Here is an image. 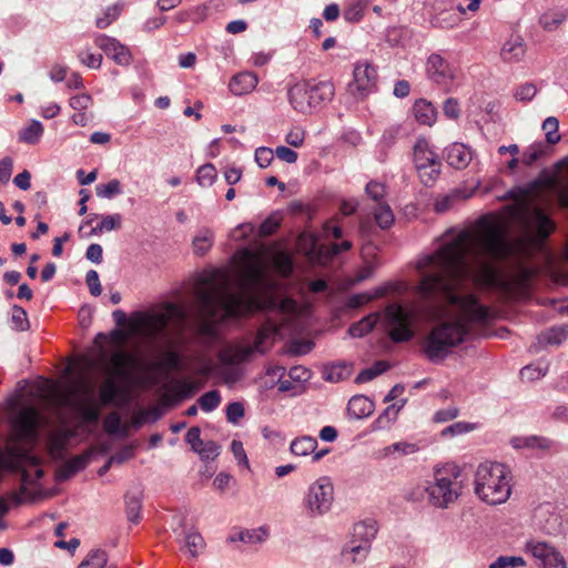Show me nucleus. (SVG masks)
I'll return each instance as SVG.
<instances>
[{
    "label": "nucleus",
    "mask_w": 568,
    "mask_h": 568,
    "mask_svg": "<svg viewBox=\"0 0 568 568\" xmlns=\"http://www.w3.org/2000/svg\"><path fill=\"white\" fill-rule=\"evenodd\" d=\"M445 237L435 252L416 263L420 281L414 292L424 301L443 297L458 312L456 321L436 325L426 337L423 348L432 362L444 359L453 347L463 343L470 333V324H481L490 317L489 310L479 304L475 295L456 292L462 282L473 277L483 284H495L496 263L521 250L520 242L508 237L505 223L490 215L480 217L473 230H462L454 235L448 232Z\"/></svg>",
    "instance_id": "1"
},
{
    "label": "nucleus",
    "mask_w": 568,
    "mask_h": 568,
    "mask_svg": "<svg viewBox=\"0 0 568 568\" xmlns=\"http://www.w3.org/2000/svg\"><path fill=\"white\" fill-rule=\"evenodd\" d=\"M264 281L262 270L256 265L247 266L239 278L240 292L232 290L233 283L229 272L215 270L196 288L195 298L201 317L206 322L236 318L253 312L274 307L271 297L261 296L253 291Z\"/></svg>",
    "instance_id": "2"
},
{
    "label": "nucleus",
    "mask_w": 568,
    "mask_h": 568,
    "mask_svg": "<svg viewBox=\"0 0 568 568\" xmlns=\"http://www.w3.org/2000/svg\"><path fill=\"white\" fill-rule=\"evenodd\" d=\"M419 306L412 304L409 307L397 303L388 304L383 313H371L348 328L352 337H363L381 321L389 338L395 343L410 341L414 337V325L417 321Z\"/></svg>",
    "instance_id": "3"
},
{
    "label": "nucleus",
    "mask_w": 568,
    "mask_h": 568,
    "mask_svg": "<svg viewBox=\"0 0 568 568\" xmlns=\"http://www.w3.org/2000/svg\"><path fill=\"white\" fill-rule=\"evenodd\" d=\"M10 434L6 450L0 449V470L12 468L16 459L27 456V445L38 439L40 414L32 406L22 407L9 419Z\"/></svg>",
    "instance_id": "4"
},
{
    "label": "nucleus",
    "mask_w": 568,
    "mask_h": 568,
    "mask_svg": "<svg viewBox=\"0 0 568 568\" xmlns=\"http://www.w3.org/2000/svg\"><path fill=\"white\" fill-rule=\"evenodd\" d=\"M511 471L500 463L485 462L475 473V494L488 505L506 503L511 494Z\"/></svg>",
    "instance_id": "5"
},
{
    "label": "nucleus",
    "mask_w": 568,
    "mask_h": 568,
    "mask_svg": "<svg viewBox=\"0 0 568 568\" xmlns=\"http://www.w3.org/2000/svg\"><path fill=\"white\" fill-rule=\"evenodd\" d=\"M460 475V467L453 463L436 467L433 478L427 480L424 487L429 505L446 509L457 501L463 490Z\"/></svg>",
    "instance_id": "6"
},
{
    "label": "nucleus",
    "mask_w": 568,
    "mask_h": 568,
    "mask_svg": "<svg viewBox=\"0 0 568 568\" xmlns=\"http://www.w3.org/2000/svg\"><path fill=\"white\" fill-rule=\"evenodd\" d=\"M334 501V485L327 476L313 481L304 494L303 507L311 517L327 514Z\"/></svg>",
    "instance_id": "7"
},
{
    "label": "nucleus",
    "mask_w": 568,
    "mask_h": 568,
    "mask_svg": "<svg viewBox=\"0 0 568 568\" xmlns=\"http://www.w3.org/2000/svg\"><path fill=\"white\" fill-rule=\"evenodd\" d=\"M529 226L534 231V235L528 239V247L530 251H538L545 258L547 265H551L555 261L552 252L546 244V240L555 231V222L541 210L535 209L531 212Z\"/></svg>",
    "instance_id": "8"
},
{
    "label": "nucleus",
    "mask_w": 568,
    "mask_h": 568,
    "mask_svg": "<svg viewBox=\"0 0 568 568\" xmlns=\"http://www.w3.org/2000/svg\"><path fill=\"white\" fill-rule=\"evenodd\" d=\"M427 78L447 90L450 89L455 80L458 78V68L452 64L439 53H432L425 64Z\"/></svg>",
    "instance_id": "9"
},
{
    "label": "nucleus",
    "mask_w": 568,
    "mask_h": 568,
    "mask_svg": "<svg viewBox=\"0 0 568 568\" xmlns=\"http://www.w3.org/2000/svg\"><path fill=\"white\" fill-rule=\"evenodd\" d=\"M377 79V70L373 64L358 61L354 65L353 81L348 84V90L353 95L363 99L376 90Z\"/></svg>",
    "instance_id": "10"
},
{
    "label": "nucleus",
    "mask_w": 568,
    "mask_h": 568,
    "mask_svg": "<svg viewBox=\"0 0 568 568\" xmlns=\"http://www.w3.org/2000/svg\"><path fill=\"white\" fill-rule=\"evenodd\" d=\"M525 549L542 568H567L564 556L547 542L530 540Z\"/></svg>",
    "instance_id": "11"
},
{
    "label": "nucleus",
    "mask_w": 568,
    "mask_h": 568,
    "mask_svg": "<svg viewBox=\"0 0 568 568\" xmlns=\"http://www.w3.org/2000/svg\"><path fill=\"white\" fill-rule=\"evenodd\" d=\"M95 45L101 49L106 57L112 59L116 64L128 67L131 64L133 57L130 49L114 38L105 34H99L94 39Z\"/></svg>",
    "instance_id": "12"
},
{
    "label": "nucleus",
    "mask_w": 568,
    "mask_h": 568,
    "mask_svg": "<svg viewBox=\"0 0 568 568\" xmlns=\"http://www.w3.org/2000/svg\"><path fill=\"white\" fill-rule=\"evenodd\" d=\"M110 364L109 374L128 382L136 368V358L128 352L116 351L111 355Z\"/></svg>",
    "instance_id": "13"
},
{
    "label": "nucleus",
    "mask_w": 568,
    "mask_h": 568,
    "mask_svg": "<svg viewBox=\"0 0 568 568\" xmlns=\"http://www.w3.org/2000/svg\"><path fill=\"white\" fill-rule=\"evenodd\" d=\"M308 90L306 81L297 82L288 89V101L297 112L308 113L314 108Z\"/></svg>",
    "instance_id": "14"
},
{
    "label": "nucleus",
    "mask_w": 568,
    "mask_h": 568,
    "mask_svg": "<svg viewBox=\"0 0 568 568\" xmlns=\"http://www.w3.org/2000/svg\"><path fill=\"white\" fill-rule=\"evenodd\" d=\"M527 51V44L520 34H511L500 49V58L506 63L520 62Z\"/></svg>",
    "instance_id": "15"
},
{
    "label": "nucleus",
    "mask_w": 568,
    "mask_h": 568,
    "mask_svg": "<svg viewBox=\"0 0 568 568\" xmlns=\"http://www.w3.org/2000/svg\"><path fill=\"white\" fill-rule=\"evenodd\" d=\"M124 381L109 374V376L101 383L99 389V397L103 405H112L116 399H122L125 396V389L122 385Z\"/></svg>",
    "instance_id": "16"
},
{
    "label": "nucleus",
    "mask_w": 568,
    "mask_h": 568,
    "mask_svg": "<svg viewBox=\"0 0 568 568\" xmlns=\"http://www.w3.org/2000/svg\"><path fill=\"white\" fill-rule=\"evenodd\" d=\"M413 159L416 170L430 164L442 163L437 153L430 148L429 142L425 138L417 139L413 150Z\"/></svg>",
    "instance_id": "17"
},
{
    "label": "nucleus",
    "mask_w": 568,
    "mask_h": 568,
    "mask_svg": "<svg viewBox=\"0 0 568 568\" xmlns=\"http://www.w3.org/2000/svg\"><path fill=\"white\" fill-rule=\"evenodd\" d=\"M254 354L250 345H233L220 352L219 358L225 365H239L247 362Z\"/></svg>",
    "instance_id": "18"
},
{
    "label": "nucleus",
    "mask_w": 568,
    "mask_h": 568,
    "mask_svg": "<svg viewBox=\"0 0 568 568\" xmlns=\"http://www.w3.org/2000/svg\"><path fill=\"white\" fill-rule=\"evenodd\" d=\"M258 83V78L254 72L244 71L232 77L229 89L234 95H244L252 92Z\"/></svg>",
    "instance_id": "19"
},
{
    "label": "nucleus",
    "mask_w": 568,
    "mask_h": 568,
    "mask_svg": "<svg viewBox=\"0 0 568 568\" xmlns=\"http://www.w3.org/2000/svg\"><path fill=\"white\" fill-rule=\"evenodd\" d=\"M511 446L515 449L528 448L532 450L548 452L554 442L547 437L531 435V436H517L511 438Z\"/></svg>",
    "instance_id": "20"
},
{
    "label": "nucleus",
    "mask_w": 568,
    "mask_h": 568,
    "mask_svg": "<svg viewBox=\"0 0 568 568\" xmlns=\"http://www.w3.org/2000/svg\"><path fill=\"white\" fill-rule=\"evenodd\" d=\"M446 158L450 166L456 169H464L470 163L473 154L470 149L465 144L454 143L447 148Z\"/></svg>",
    "instance_id": "21"
},
{
    "label": "nucleus",
    "mask_w": 568,
    "mask_h": 568,
    "mask_svg": "<svg viewBox=\"0 0 568 568\" xmlns=\"http://www.w3.org/2000/svg\"><path fill=\"white\" fill-rule=\"evenodd\" d=\"M377 531L378 527L376 520L365 519L354 525L351 540L366 544L371 547Z\"/></svg>",
    "instance_id": "22"
},
{
    "label": "nucleus",
    "mask_w": 568,
    "mask_h": 568,
    "mask_svg": "<svg viewBox=\"0 0 568 568\" xmlns=\"http://www.w3.org/2000/svg\"><path fill=\"white\" fill-rule=\"evenodd\" d=\"M308 82V92L312 95V101L314 108L328 102L333 99L335 94L334 84L331 81H307Z\"/></svg>",
    "instance_id": "23"
},
{
    "label": "nucleus",
    "mask_w": 568,
    "mask_h": 568,
    "mask_svg": "<svg viewBox=\"0 0 568 568\" xmlns=\"http://www.w3.org/2000/svg\"><path fill=\"white\" fill-rule=\"evenodd\" d=\"M374 412V403L364 395L353 396L347 404V413L352 418L362 419Z\"/></svg>",
    "instance_id": "24"
},
{
    "label": "nucleus",
    "mask_w": 568,
    "mask_h": 568,
    "mask_svg": "<svg viewBox=\"0 0 568 568\" xmlns=\"http://www.w3.org/2000/svg\"><path fill=\"white\" fill-rule=\"evenodd\" d=\"M413 113L416 121L422 125L432 126L437 119L436 108L425 99H419L414 103Z\"/></svg>",
    "instance_id": "25"
},
{
    "label": "nucleus",
    "mask_w": 568,
    "mask_h": 568,
    "mask_svg": "<svg viewBox=\"0 0 568 568\" xmlns=\"http://www.w3.org/2000/svg\"><path fill=\"white\" fill-rule=\"evenodd\" d=\"M369 550L371 547L368 545L349 540L343 548L342 555L346 561L361 564L366 559Z\"/></svg>",
    "instance_id": "26"
},
{
    "label": "nucleus",
    "mask_w": 568,
    "mask_h": 568,
    "mask_svg": "<svg viewBox=\"0 0 568 568\" xmlns=\"http://www.w3.org/2000/svg\"><path fill=\"white\" fill-rule=\"evenodd\" d=\"M317 448V440L315 437L304 435L296 437L290 445V450L294 456L305 457L315 452Z\"/></svg>",
    "instance_id": "27"
},
{
    "label": "nucleus",
    "mask_w": 568,
    "mask_h": 568,
    "mask_svg": "<svg viewBox=\"0 0 568 568\" xmlns=\"http://www.w3.org/2000/svg\"><path fill=\"white\" fill-rule=\"evenodd\" d=\"M205 541L200 532L191 530L184 536V550L191 558H196L204 550Z\"/></svg>",
    "instance_id": "28"
},
{
    "label": "nucleus",
    "mask_w": 568,
    "mask_h": 568,
    "mask_svg": "<svg viewBox=\"0 0 568 568\" xmlns=\"http://www.w3.org/2000/svg\"><path fill=\"white\" fill-rule=\"evenodd\" d=\"M214 241V233L210 229H201L193 239L192 245L194 254L203 256L206 254Z\"/></svg>",
    "instance_id": "29"
},
{
    "label": "nucleus",
    "mask_w": 568,
    "mask_h": 568,
    "mask_svg": "<svg viewBox=\"0 0 568 568\" xmlns=\"http://www.w3.org/2000/svg\"><path fill=\"white\" fill-rule=\"evenodd\" d=\"M568 337V325L555 326L538 336V343L542 345H559Z\"/></svg>",
    "instance_id": "30"
},
{
    "label": "nucleus",
    "mask_w": 568,
    "mask_h": 568,
    "mask_svg": "<svg viewBox=\"0 0 568 568\" xmlns=\"http://www.w3.org/2000/svg\"><path fill=\"white\" fill-rule=\"evenodd\" d=\"M170 321V315L166 313H156L146 315L142 320V325L150 331L152 335L160 334L165 329Z\"/></svg>",
    "instance_id": "31"
},
{
    "label": "nucleus",
    "mask_w": 568,
    "mask_h": 568,
    "mask_svg": "<svg viewBox=\"0 0 568 568\" xmlns=\"http://www.w3.org/2000/svg\"><path fill=\"white\" fill-rule=\"evenodd\" d=\"M537 186L538 182L535 181L526 187H514L507 192V197L514 200L520 211H525L528 206L529 199Z\"/></svg>",
    "instance_id": "32"
},
{
    "label": "nucleus",
    "mask_w": 568,
    "mask_h": 568,
    "mask_svg": "<svg viewBox=\"0 0 568 568\" xmlns=\"http://www.w3.org/2000/svg\"><path fill=\"white\" fill-rule=\"evenodd\" d=\"M78 568H115V566L108 565V556L104 550L93 549L88 554Z\"/></svg>",
    "instance_id": "33"
},
{
    "label": "nucleus",
    "mask_w": 568,
    "mask_h": 568,
    "mask_svg": "<svg viewBox=\"0 0 568 568\" xmlns=\"http://www.w3.org/2000/svg\"><path fill=\"white\" fill-rule=\"evenodd\" d=\"M368 0H353L344 9L343 17L347 22H359L368 7Z\"/></svg>",
    "instance_id": "34"
},
{
    "label": "nucleus",
    "mask_w": 568,
    "mask_h": 568,
    "mask_svg": "<svg viewBox=\"0 0 568 568\" xmlns=\"http://www.w3.org/2000/svg\"><path fill=\"white\" fill-rule=\"evenodd\" d=\"M42 134L43 125L41 122L32 120L31 123L20 132L19 140L28 144H36L39 142Z\"/></svg>",
    "instance_id": "35"
},
{
    "label": "nucleus",
    "mask_w": 568,
    "mask_h": 568,
    "mask_svg": "<svg viewBox=\"0 0 568 568\" xmlns=\"http://www.w3.org/2000/svg\"><path fill=\"white\" fill-rule=\"evenodd\" d=\"M567 19V14L565 11H552L544 13L539 18L540 27L546 31L556 30L565 20Z\"/></svg>",
    "instance_id": "36"
},
{
    "label": "nucleus",
    "mask_w": 568,
    "mask_h": 568,
    "mask_svg": "<svg viewBox=\"0 0 568 568\" xmlns=\"http://www.w3.org/2000/svg\"><path fill=\"white\" fill-rule=\"evenodd\" d=\"M142 508L141 498L136 495L125 496V511L128 520L132 524H138L140 520V511Z\"/></svg>",
    "instance_id": "37"
},
{
    "label": "nucleus",
    "mask_w": 568,
    "mask_h": 568,
    "mask_svg": "<svg viewBox=\"0 0 568 568\" xmlns=\"http://www.w3.org/2000/svg\"><path fill=\"white\" fill-rule=\"evenodd\" d=\"M374 219L381 229H388L394 223V214L389 205L379 203L374 212Z\"/></svg>",
    "instance_id": "38"
},
{
    "label": "nucleus",
    "mask_w": 568,
    "mask_h": 568,
    "mask_svg": "<svg viewBox=\"0 0 568 568\" xmlns=\"http://www.w3.org/2000/svg\"><path fill=\"white\" fill-rule=\"evenodd\" d=\"M121 225V215L120 214H113V215H104L101 219V222L98 223L94 227H92L89 235L103 233L105 231H112Z\"/></svg>",
    "instance_id": "39"
},
{
    "label": "nucleus",
    "mask_w": 568,
    "mask_h": 568,
    "mask_svg": "<svg viewBox=\"0 0 568 568\" xmlns=\"http://www.w3.org/2000/svg\"><path fill=\"white\" fill-rule=\"evenodd\" d=\"M462 199V194L458 191L439 196L435 201L434 209L437 213L447 212L453 209Z\"/></svg>",
    "instance_id": "40"
},
{
    "label": "nucleus",
    "mask_w": 568,
    "mask_h": 568,
    "mask_svg": "<svg viewBox=\"0 0 568 568\" xmlns=\"http://www.w3.org/2000/svg\"><path fill=\"white\" fill-rule=\"evenodd\" d=\"M216 176V169L211 163L201 165L196 171V181L201 186H211L214 183Z\"/></svg>",
    "instance_id": "41"
},
{
    "label": "nucleus",
    "mask_w": 568,
    "mask_h": 568,
    "mask_svg": "<svg viewBox=\"0 0 568 568\" xmlns=\"http://www.w3.org/2000/svg\"><path fill=\"white\" fill-rule=\"evenodd\" d=\"M197 403L203 412H213L221 403V394L216 389L206 392L197 399Z\"/></svg>",
    "instance_id": "42"
},
{
    "label": "nucleus",
    "mask_w": 568,
    "mask_h": 568,
    "mask_svg": "<svg viewBox=\"0 0 568 568\" xmlns=\"http://www.w3.org/2000/svg\"><path fill=\"white\" fill-rule=\"evenodd\" d=\"M442 163H435V165L430 164L426 168L418 169V175L422 183L426 186H433L440 174Z\"/></svg>",
    "instance_id": "43"
},
{
    "label": "nucleus",
    "mask_w": 568,
    "mask_h": 568,
    "mask_svg": "<svg viewBox=\"0 0 568 568\" xmlns=\"http://www.w3.org/2000/svg\"><path fill=\"white\" fill-rule=\"evenodd\" d=\"M559 121L555 116L547 118L542 123V130L545 131L546 141L549 144H556L560 141V134L558 133Z\"/></svg>",
    "instance_id": "44"
},
{
    "label": "nucleus",
    "mask_w": 568,
    "mask_h": 568,
    "mask_svg": "<svg viewBox=\"0 0 568 568\" xmlns=\"http://www.w3.org/2000/svg\"><path fill=\"white\" fill-rule=\"evenodd\" d=\"M459 21L460 18L457 14L450 11H443L433 19L432 23L437 28L450 29L456 27Z\"/></svg>",
    "instance_id": "45"
},
{
    "label": "nucleus",
    "mask_w": 568,
    "mask_h": 568,
    "mask_svg": "<svg viewBox=\"0 0 568 568\" xmlns=\"http://www.w3.org/2000/svg\"><path fill=\"white\" fill-rule=\"evenodd\" d=\"M545 153V146L541 142L529 145L523 153L521 161L526 166L532 165Z\"/></svg>",
    "instance_id": "46"
},
{
    "label": "nucleus",
    "mask_w": 568,
    "mask_h": 568,
    "mask_svg": "<svg viewBox=\"0 0 568 568\" xmlns=\"http://www.w3.org/2000/svg\"><path fill=\"white\" fill-rule=\"evenodd\" d=\"M95 192L99 197L111 199L121 193V183L113 179L105 184L97 185Z\"/></svg>",
    "instance_id": "47"
},
{
    "label": "nucleus",
    "mask_w": 568,
    "mask_h": 568,
    "mask_svg": "<svg viewBox=\"0 0 568 568\" xmlns=\"http://www.w3.org/2000/svg\"><path fill=\"white\" fill-rule=\"evenodd\" d=\"M281 216L278 213H272L260 225L258 234L261 236H270L276 232L281 225Z\"/></svg>",
    "instance_id": "48"
},
{
    "label": "nucleus",
    "mask_w": 568,
    "mask_h": 568,
    "mask_svg": "<svg viewBox=\"0 0 568 568\" xmlns=\"http://www.w3.org/2000/svg\"><path fill=\"white\" fill-rule=\"evenodd\" d=\"M181 365V357L175 351H166L162 354L161 361L158 363L159 368L174 371Z\"/></svg>",
    "instance_id": "49"
},
{
    "label": "nucleus",
    "mask_w": 568,
    "mask_h": 568,
    "mask_svg": "<svg viewBox=\"0 0 568 568\" xmlns=\"http://www.w3.org/2000/svg\"><path fill=\"white\" fill-rule=\"evenodd\" d=\"M526 561L518 556H500L489 565V568H515L524 567Z\"/></svg>",
    "instance_id": "50"
},
{
    "label": "nucleus",
    "mask_w": 568,
    "mask_h": 568,
    "mask_svg": "<svg viewBox=\"0 0 568 568\" xmlns=\"http://www.w3.org/2000/svg\"><path fill=\"white\" fill-rule=\"evenodd\" d=\"M207 7L205 4L197 6L190 10H181L174 16V21L176 23H185L187 21L194 20L193 16H199L202 19L205 16Z\"/></svg>",
    "instance_id": "51"
},
{
    "label": "nucleus",
    "mask_w": 568,
    "mask_h": 568,
    "mask_svg": "<svg viewBox=\"0 0 568 568\" xmlns=\"http://www.w3.org/2000/svg\"><path fill=\"white\" fill-rule=\"evenodd\" d=\"M195 453H197L202 459H213L220 454V446L213 440L203 442L202 445L196 448Z\"/></svg>",
    "instance_id": "52"
},
{
    "label": "nucleus",
    "mask_w": 568,
    "mask_h": 568,
    "mask_svg": "<svg viewBox=\"0 0 568 568\" xmlns=\"http://www.w3.org/2000/svg\"><path fill=\"white\" fill-rule=\"evenodd\" d=\"M399 408H396L395 405H389L385 408V410L378 416L375 420V428H385L389 425V423L396 419Z\"/></svg>",
    "instance_id": "53"
},
{
    "label": "nucleus",
    "mask_w": 568,
    "mask_h": 568,
    "mask_svg": "<svg viewBox=\"0 0 568 568\" xmlns=\"http://www.w3.org/2000/svg\"><path fill=\"white\" fill-rule=\"evenodd\" d=\"M475 428H476L475 424H470V423H466V422H457V423L452 424L448 427H446L442 432V435L443 436H447V435L456 436V435L469 433V432L474 430Z\"/></svg>",
    "instance_id": "54"
},
{
    "label": "nucleus",
    "mask_w": 568,
    "mask_h": 568,
    "mask_svg": "<svg viewBox=\"0 0 568 568\" xmlns=\"http://www.w3.org/2000/svg\"><path fill=\"white\" fill-rule=\"evenodd\" d=\"M274 151L266 146H260L255 150V162L262 169L267 168L274 158Z\"/></svg>",
    "instance_id": "55"
},
{
    "label": "nucleus",
    "mask_w": 568,
    "mask_h": 568,
    "mask_svg": "<svg viewBox=\"0 0 568 568\" xmlns=\"http://www.w3.org/2000/svg\"><path fill=\"white\" fill-rule=\"evenodd\" d=\"M365 191H366L367 195L373 201L377 202L378 204L384 199L385 193H386L385 185L383 183H379V182H376V181L368 182L367 185H366Z\"/></svg>",
    "instance_id": "56"
},
{
    "label": "nucleus",
    "mask_w": 568,
    "mask_h": 568,
    "mask_svg": "<svg viewBox=\"0 0 568 568\" xmlns=\"http://www.w3.org/2000/svg\"><path fill=\"white\" fill-rule=\"evenodd\" d=\"M69 104L75 111H85L92 104V98L88 93L77 94L70 98Z\"/></svg>",
    "instance_id": "57"
},
{
    "label": "nucleus",
    "mask_w": 568,
    "mask_h": 568,
    "mask_svg": "<svg viewBox=\"0 0 568 568\" xmlns=\"http://www.w3.org/2000/svg\"><path fill=\"white\" fill-rule=\"evenodd\" d=\"M244 416V406L240 402L230 403L226 407V418L232 424H237Z\"/></svg>",
    "instance_id": "58"
},
{
    "label": "nucleus",
    "mask_w": 568,
    "mask_h": 568,
    "mask_svg": "<svg viewBox=\"0 0 568 568\" xmlns=\"http://www.w3.org/2000/svg\"><path fill=\"white\" fill-rule=\"evenodd\" d=\"M85 283L89 287L91 295L100 296L102 293V287L99 280V274L94 270H90L85 275Z\"/></svg>",
    "instance_id": "59"
},
{
    "label": "nucleus",
    "mask_w": 568,
    "mask_h": 568,
    "mask_svg": "<svg viewBox=\"0 0 568 568\" xmlns=\"http://www.w3.org/2000/svg\"><path fill=\"white\" fill-rule=\"evenodd\" d=\"M546 369L540 366L527 365L520 369V377L524 381H535L545 376Z\"/></svg>",
    "instance_id": "60"
},
{
    "label": "nucleus",
    "mask_w": 568,
    "mask_h": 568,
    "mask_svg": "<svg viewBox=\"0 0 568 568\" xmlns=\"http://www.w3.org/2000/svg\"><path fill=\"white\" fill-rule=\"evenodd\" d=\"M12 322L17 329L24 331L28 327L27 312L20 306H13L12 308Z\"/></svg>",
    "instance_id": "61"
},
{
    "label": "nucleus",
    "mask_w": 568,
    "mask_h": 568,
    "mask_svg": "<svg viewBox=\"0 0 568 568\" xmlns=\"http://www.w3.org/2000/svg\"><path fill=\"white\" fill-rule=\"evenodd\" d=\"M386 454L399 453L402 455H410L417 452V446L410 443H395L385 448Z\"/></svg>",
    "instance_id": "62"
},
{
    "label": "nucleus",
    "mask_w": 568,
    "mask_h": 568,
    "mask_svg": "<svg viewBox=\"0 0 568 568\" xmlns=\"http://www.w3.org/2000/svg\"><path fill=\"white\" fill-rule=\"evenodd\" d=\"M444 114L452 120H456L460 115V106L458 100L448 98L443 104Z\"/></svg>",
    "instance_id": "63"
},
{
    "label": "nucleus",
    "mask_w": 568,
    "mask_h": 568,
    "mask_svg": "<svg viewBox=\"0 0 568 568\" xmlns=\"http://www.w3.org/2000/svg\"><path fill=\"white\" fill-rule=\"evenodd\" d=\"M537 93V89L531 83H525L520 85L515 93L517 100L530 101Z\"/></svg>",
    "instance_id": "64"
}]
</instances>
